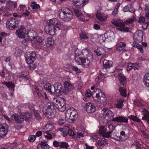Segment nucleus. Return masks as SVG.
Masks as SVG:
<instances>
[{
	"label": "nucleus",
	"mask_w": 149,
	"mask_h": 149,
	"mask_svg": "<svg viewBox=\"0 0 149 149\" xmlns=\"http://www.w3.org/2000/svg\"><path fill=\"white\" fill-rule=\"evenodd\" d=\"M47 25L45 27V31L47 34L51 35H54L56 31V28L59 29V28L63 25V23L56 19L48 20H47Z\"/></svg>",
	"instance_id": "nucleus-1"
},
{
	"label": "nucleus",
	"mask_w": 149,
	"mask_h": 149,
	"mask_svg": "<svg viewBox=\"0 0 149 149\" xmlns=\"http://www.w3.org/2000/svg\"><path fill=\"white\" fill-rule=\"evenodd\" d=\"M60 18L65 22L70 21L73 17L72 12L68 8H63L59 11Z\"/></svg>",
	"instance_id": "nucleus-2"
},
{
	"label": "nucleus",
	"mask_w": 149,
	"mask_h": 149,
	"mask_svg": "<svg viewBox=\"0 0 149 149\" xmlns=\"http://www.w3.org/2000/svg\"><path fill=\"white\" fill-rule=\"evenodd\" d=\"M19 21L17 19L10 17L8 18L6 22V27L10 30H12L18 26Z\"/></svg>",
	"instance_id": "nucleus-3"
},
{
	"label": "nucleus",
	"mask_w": 149,
	"mask_h": 149,
	"mask_svg": "<svg viewBox=\"0 0 149 149\" xmlns=\"http://www.w3.org/2000/svg\"><path fill=\"white\" fill-rule=\"evenodd\" d=\"M65 102L64 99L61 100L57 99H53L55 107L61 112L64 111L66 109Z\"/></svg>",
	"instance_id": "nucleus-4"
},
{
	"label": "nucleus",
	"mask_w": 149,
	"mask_h": 149,
	"mask_svg": "<svg viewBox=\"0 0 149 149\" xmlns=\"http://www.w3.org/2000/svg\"><path fill=\"white\" fill-rule=\"evenodd\" d=\"M75 62L78 65H81L84 67L88 68L91 64L92 61L89 60L88 58L85 59L84 58L79 57L75 58Z\"/></svg>",
	"instance_id": "nucleus-5"
},
{
	"label": "nucleus",
	"mask_w": 149,
	"mask_h": 149,
	"mask_svg": "<svg viewBox=\"0 0 149 149\" xmlns=\"http://www.w3.org/2000/svg\"><path fill=\"white\" fill-rule=\"evenodd\" d=\"M111 23L114 25L118 27L117 29L120 31H127L128 30V29L127 28H126L127 30L125 29V24L122 20L120 19H114L111 21Z\"/></svg>",
	"instance_id": "nucleus-6"
},
{
	"label": "nucleus",
	"mask_w": 149,
	"mask_h": 149,
	"mask_svg": "<svg viewBox=\"0 0 149 149\" xmlns=\"http://www.w3.org/2000/svg\"><path fill=\"white\" fill-rule=\"evenodd\" d=\"M54 93L57 96H60L64 94V90L61 84L59 83H56L54 84Z\"/></svg>",
	"instance_id": "nucleus-7"
},
{
	"label": "nucleus",
	"mask_w": 149,
	"mask_h": 149,
	"mask_svg": "<svg viewBox=\"0 0 149 149\" xmlns=\"http://www.w3.org/2000/svg\"><path fill=\"white\" fill-rule=\"evenodd\" d=\"M25 57L27 64L32 63L36 59V53L34 52H32L31 53L27 52L25 54Z\"/></svg>",
	"instance_id": "nucleus-8"
},
{
	"label": "nucleus",
	"mask_w": 149,
	"mask_h": 149,
	"mask_svg": "<svg viewBox=\"0 0 149 149\" xmlns=\"http://www.w3.org/2000/svg\"><path fill=\"white\" fill-rule=\"evenodd\" d=\"M89 0H72L73 5L77 8H81L87 4Z\"/></svg>",
	"instance_id": "nucleus-9"
},
{
	"label": "nucleus",
	"mask_w": 149,
	"mask_h": 149,
	"mask_svg": "<svg viewBox=\"0 0 149 149\" xmlns=\"http://www.w3.org/2000/svg\"><path fill=\"white\" fill-rule=\"evenodd\" d=\"M8 126L6 123L2 124L0 125V138L4 137L8 131Z\"/></svg>",
	"instance_id": "nucleus-10"
},
{
	"label": "nucleus",
	"mask_w": 149,
	"mask_h": 149,
	"mask_svg": "<svg viewBox=\"0 0 149 149\" xmlns=\"http://www.w3.org/2000/svg\"><path fill=\"white\" fill-rule=\"evenodd\" d=\"M17 6V3L16 2L10 1L8 2L4 8L5 10L8 12L9 11H13Z\"/></svg>",
	"instance_id": "nucleus-11"
},
{
	"label": "nucleus",
	"mask_w": 149,
	"mask_h": 149,
	"mask_svg": "<svg viewBox=\"0 0 149 149\" xmlns=\"http://www.w3.org/2000/svg\"><path fill=\"white\" fill-rule=\"evenodd\" d=\"M133 38L136 44L141 42L143 39L142 32L140 31H136L134 34Z\"/></svg>",
	"instance_id": "nucleus-12"
},
{
	"label": "nucleus",
	"mask_w": 149,
	"mask_h": 149,
	"mask_svg": "<svg viewBox=\"0 0 149 149\" xmlns=\"http://www.w3.org/2000/svg\"><path fill=\"white\" fill-rule=\"evenodd\" d=\"M102 111H103V116L105 118H107L109 120L114 118V114L111 111L107 108H104Z\"/></svg>",
	"instance_id": "nucleus-13"
},
{
	"label": "nucleus",
	"mask_w": 149,
	"mask_h": 149,
	"mask_svg": "<svg viewBox=\"0 0 149 149\" xmlns=\"http://www.w3.org/2000/svg\"><path fill=\"white\" fill-rule=\"evenodd\" d=\"M26 32V30L25 27L22 25L17 30L15 34L18 37L23 38L25 37Z\"/></svg>",
	"instance_id": "nucleus-14"
},
{
	"label": "nucleus",
	"mask_w": 149,
	"mask_h": 149,
	"mask_svg": "<svg viewBox=\"0 0 149 149\" xmlns=\"http://www.w3.org/2000/svg\"><path fill=\"white\" fill-rule=\"evenodd\" d=\"M11 119L15 121L17 123L20 124L22 123L24 121V117L22 116H19L15 113L12 115L11 116Z\"/></svg>",
	"instance_id": "nucleus-15"
},
{
	"label": "nucleus",
	"mask_w": 149,
	"mask_h": 149,
	"mask_svg": "<svg viewBox=\"0 0 149 149\" xmlns=\"http://www.w3.org/2000/svg\"><path fill=\"white\" fill-rule=\"evenodd\" d=\"M64 84V94H67L72 91L74 88V86L68 81H65Z\"/></svg>",
	"instance_id": "nucleus-16"
},
{
	"label": "nucleus",
	"mask_w": 149,
	"mask_h": 149,
	"mask_svg": "<svg viewBox=\"0 0 149 149\" xmlns=\"http://www.w3.org/2000/svg\"><path fill=\"white\" fill-rule=\"evenodd\" d=\"M96 109L94 104L91 102L87 103L86 105V110L88 113H94Z\"/></svg>",
	"instance_id": "nucleus-17"
},
{
	"label": "nucleus",
	"mask_w": 149,
	"mask_h": 149,
	"mask_svg": "<svg viewBox=\"0 0 149 149\" xmlns=\"http://www.w3.org/2000/svg\"><path fill=\"white\" fill-rule=\"evenodd\" d=\"M74 12L75 15L80 20L84 22L88 20V19H85V17L82 14L80 10L77 9H74Z\"/></svg>",
	"instance_id": "nucleus-18"
},
{
	"label": "nucleus",
	"mask_w": 149,
	"mask_h": 149,
	"mask_svg": "<svg viewBox=\"0 0 149 149\" xmlns=\"http://www.w3.org/2000/svg\"><path fill=\"white\" fill-rule=\"evenodd\" d=\"M112 120L118 123H126L128 122V118L127 117L120 116L113 118Z\"/></svg>",
	"instance_id": "nucleus-19"
},
{
	"label": "nucleus",
	"mask_w": 149,
	"mask_h": 149,
	"mask_svg": "<svg viewBox=\"0 0 149 149\" xmlns=\"http://www.w3.org/2000/svg\"><path fill=\"white\" fill-rule=\"evenodd\" d=\"M44 114L47 118L50 119L54 117L56 114V111L55 110H52L50 109L46 110Z\"/></svg>",
	"instance_id": "nucleus-20"
},
{
	"label": "nucleus",
	"mask_w": 149,
	"mask_h": 149,
	"mask_svg": "<svg viewBox=\"0 0 149 149\" xmlns=\"http://www.w3.org/2000/svg\"><path fill=\"white\" fill-rule=\"evenodd\" d=\"M108 15L107 14H98L96 15V17L100 21H105L108 17Z\"/></svg>",
	"instance_id": "nucleus-21"
},
{
	"label": "nucleus",
	"mask_w": 149,
	"mask_h": 149,
	"mask_svg": "<svg viewBox=\"0 0 149 149\" xmlns=\"http://www.w3.org/2000/svg\"><path fill=\"white\" fill-rule=\"evenodd\" d=\"M35 89L36 92L37 93L38 98L41 99L44 98L46 100H48V97L45 93L43 94H42L40 92L39 89L38 88L36 87L35 88Z\"/></svg>",
	"instance_id": "nucleus-22"
},
{
	"label": "nucleus",
	"mask_w": 149,
	"mask_h": 149,
	"mask_svg": "<svg viewBox=\"0 0 149 149\" xmlns=\"http://www.w3.org/2000/svg\"><path fill=\"white\" fill-rule=\"evenodd\" d=\"M70 112H71V120L72 121L77 118L78 116L77 112V111L73 108H70Z\"/></svg>",
	"instance_id": "nucleus-23"
},
{
	"label": "nucleus",
	"mask_w": 149,
	"mask_h": 149,
	"mask_svg": "<svg viewBox=\"0 0 149 149\" xmlns=\"http://www.w3.org/2000/svg\"><path fill=\"white\" fill-rule=\"evenodd\" d=\"M142 114L143 115L142 117V119L146 120L149 125V112L146 109H144L142 111Z\"/></svg>",
	"instance_id": "nucleus-24"
},
{
	"label": "nucleus",
	"mask_w": 149,
	"mask_h": 149,
	"mask_svg": "<svg viewBox=\"0 0 149 149\" xmlns=\"http://www.w3.org/2000/svg\"><path fill=\"white\" fill-rule=\"evenodd\" d=\"M113 64L112 61L105 59L103 61V68L105 69L109 68L113 66Z\"/></svg>",
	"instance_id": "nucleus-25"
},
{
	"label": "nucleus",
	"mask_w": 149,
	"mask_h": 149,
	"mask_svg": "<svg viewBox=\"0 0 149 149\" xmlns=\"http://www.w3.org/2000/svg\"><path fill=\"white\" fill-rule=\"evenodd\" d=\"M10 74V72L8 71L5 67H3L2 72L0 73V76L3 77H5L8 76Z\"/></svg>",
	"instance_id": "nucleus-26"
},
{
	"label": "nucleus",
	"mask_w": 149,
	"mask_h": 149,
	"mask_svg": "<svg viewBox=\"0 0 149 149\" xmlns=\"http://www.w3.org/2000/svg\"><path fill=\"white\" fill-rule=\"evenodd\" d=\"M27 35L31 39H34L38 37L37 33L34 30L29 31L27 33Z\"/></svg>",
	"instance_id": "nucleus-27"
},
{
	"label": "nucleus",
	"mask_w": 149,
	"mask_h": 149,
	"mask_svg": "<svg viewBox=\"0 0 149 149\" xmlns=\"http://www.w3.org/2000/svg\"><path fill=\"white\" fill-rule=\"evenodd\" d=\"M119 80L121 84L123 85L124 86H125L126 84V77L121 73L119 74Z\"/></svg>",
	"instance_id": "nucleus-28"
},
{
	"label": "nucleus",
	"mask_w": 149,
	"mask_h": 149,
	"mask_svg": "<svg viewBox=\"0 0 149 149\" xmlns=\"http://www.w3.org/2000/svg\"><path fill=\"white\" fill-rule=\"evenodd\" d=\"M124 100L121 99H119L118 100L116 103L114 104V106L116 108L118 109H121L123 106V104Z\"/></svg>",
	"instance_id": "nucleus-29"
},
{
	"label": "nucleus",
	"mask_w": 149,
	"mask_h": 149,
	"mask_svg": "<svg viewBox=\"0 0 149 149\" xmlns=\"http://www.w3.org/2000/svg\"><path fill=\"white\" fill-rule=\"evenodd\" d=\"M99 130H98V133L102 136L103 134L106 132L107 128L103 126H99Z\"/></svg>",
	"instance_id": "nucleus-30"
},
{
	"label": "nucleus",
	"mask_w": 149,
	"mask_h": 149,
	"mask_svg": "<svg viewBox=\"0 0 149 149\" xmlns=\"http://www.w3.org/2000/svg\"><path fill=\"white\" fill-rule=\"evenodd\" d=\"M55 107V104L53 102V101L52 102H48L46 105L47 108L46 110L50 109L52 110H55L54 109Z\"/></svg>",
	"instance_id": "nucleus-31"
},
{
	"label": "nucleus",
	"mask_w": 149,
	"mask_h": 149,
	"mask_svg": "<svg viewBox=\"0 0 149 149\" xmlns=\"http://www.w3.org/2000/svg\"><path fill=\"white\" fill-rule=\"evenodd\" d=\"M144 82L146 85L149 87V73L146 74L144 76Z\"/></svg>",
	"instance_id": "nucleus-32"
},
{
	"label": "nucleus",
	"mask_w": 149,
	"mask_h": 149,
	"mask_svg": "<svg viewBox=\"0 0 149 149\" xmlns=\"http://www.w3.org/2000/svg\"><path fill=\"white\" fill-rule=\"evenodd\" d=\"M119 90L121 96L125 97L127 96L126 90L124 88L120 87L119 88Z\"/></svg>",
	"instance_id": "nucleus-33"
},
{
	"label": "nucleus",
	"mask_w": 149,
	"mask_h": 149,
	"mask_svg": "<svg viewBox=\"0 0 149 149\" xmlns=\"http://www.w3.org/2000/svg\"><path fill=\"white\" fill-rule=\"evenodd\" d=\"M120 5V3H117L115 6L114 9L113 11L112 14L114 16H116L118 12V9Z\"/></svg>",
	"instance_id": "nucleus-34"
},
{
	"label": "nucleus",
	"mask_w": 149,
	"mask_h": 149,
	"mask_svg": "<svg viewBox=\"0 0 149 149\" xmlns=\"http://www.w3.org/2000/svg\"><path fill=\"white\" fill-rule=\"evenodd\" d=\"M70 111V108H69L65 112V119L66 120H71V112Z\"/></svg>",
	"instance_id": "nucleus-35"
},
{
	"label": "nucleus",
	"mask_w": 149,
	"mask_h": 149,
	"mask_svg": "<svg viewBox=\"0 0 149 149\" xmlns=\"http://www.w3.org/2000/svg\"><path fill=\"white\" fill-rule=\"evenodd\" d=\"M107 140L104 138L99 139L97 143V145L99 146H101L106 143Z\"/></svg>",
	"instance_id": "nucleus-36"
},
{
	"label": "nucleus",
	"mask_w": 149,
	"mask_h": 149,
	"mask_svg": "<svg viewBox=\"0 0 149 149\" xmlns=\"http://www.w3.org/2000/svg\"><path fill=\"white\" fill-rule=\"evenodd\" d=\"M120 136H119V140H120L122 141L125 140L127 138V136L125 134V132L123 131H121L120 133Z\"/></svg>",
	"instance_id": "nucleus-37"
},
{
	"label": "nucleus",
	"mask_w": 149,
	"mask_h": 149,
	"mask_svg": "<svg viewBox=\"0 0 149 149\" xmlns=\"http://www.w3.org/2000/svg\"><path fill=\"white\" fill-rule=\"evenodd\" d=\"M113 34L114 33L113 32L111 31L108 32L107 33V39H108V40H109L111 41H112L113 40Z\"/></svg>",
	"instance_id": "nucleus-38"
},
{
	"label": "nucleus",
	"mask_w": 149,
	"mask_h": 149,
	"mask_svg": "<svg viewBox=\"0 0 149 149\" xmlns=\"http://www.w3.org/2000/svg\"><path fill=\"white\" fill-rule=\"evenodd\" d=\"M31 7L33 9H38L40 8V6L35 2H32L31 4Z\"/></svg>",
	"instance_id": "nucleus-39"
},
{
	"label": "nucleus",
	"mask_w": 149,
	"mask_h": 149,
	"mask_svg": "<svg viewBox=\"0 0 149 149\" xmlns=\"http://www.w3.org/2000/svg\"><path fill=\"white\" fill-rule=\"evenodd\" d=\"M101 92L100 93L101 95L100 99L101 102H105L106 101V97L104 93L100 91Z\"/></svg>",
	"instance_id": "nucleus-40"
},
{
	"label": "nucleus",
	"mask_w": 149,
	"mask_h": 149,
	"mask_svg": "<svg viewBox=\"0 0 149 149\" xmlns=\"http://www.w3.org/2000/svg\"><path fill=\"white\" fill-rule=\"evenodd\" d=\"M44 87L45 90H48L50 93H52L51 89V85L49 83H46L44 85Z\"/></svg>",
	"instance_id": "nucleus-41"
},
{
	"label": "nucleus",
	"mask_w": 149,
	"mask_h": 149,
	"mask_svg": "<svg viewBox=\"0 0 149 149\" xmlns=\"http://www.w3.org/2000/svg\"><path fill=\"white\" fill-rule=\"evenodd\" d=\"M54 126L52 124L49 123L47 124L45 126V128L47 130L46 131L49 132V131H52L53 129Z\"/></svg>",
	"instance_id": "nucleus-42"
},
{
	"label": "nucleus",
	"mask_w": 149,
	"mask_h": 149,
	"mask_svg": "<svg viewBox=\"0 0 149 149\" xmlns=\"http://www.w3.org/2000/svg\"><path fill=\"white\" fill-rule=\"evenodd\" d=\"M5 84L7 86V87L9 88H13L15 87V85L14 83H13L12 82H5Z\"/></svg>",
	"instance_id": "nucleus-43"
},
{
	"label": "nucleus",
	"mask_w": 149,
	"mask_h": 149,
	"mask_svg": "<svg viewBox=\"0 0 149 149\" xmlns=\"http://www.w3.org/2000/svg\"><path fill=\"white\" fill-rule=\"evenodd\" d=\"M43 134L45 137L47 139H51L52 137L51 134H49V132L48 131H45L43 132Z\"/></svg>",
	"instance_id": "nucleus-44"
},
{
	"label": "nucleus",
	"mask_w": 149,
	"mask_h": 149,
	"mask_svg": "<svg viewBox=\"0 0 149 149\" xmlns=\"http://www.w3.org/2000/svg\"><path fill=\"white\" fill-rule=\"evenodd\" d=\"M60 147L61 148H64L67 149L69 146L68 143L66 142H60Z\"/></svg>",
	"instance_id": "nucleus-45"
},
{
	"label": "nucleus",
	"mask_w": 149,
	"mask_h": 149,
	"mask_svg": "<svg viewBox=\"0 0 149 149\" xmlns=\"http://www.w3.org/2000/svg\"><path fill=\"white\" fill-rule=\"evenodd\" d=\"M136 45L135 44L134 45H133V46H136V47L140 51V52L141 53H143V47L142 46L140 45L138 43L136 44Z\"/></svg>",
	"instance_id": "nucleus-46"
},
{
	"label": "nucleus",
	"mask_w": 149,
	"mask_h": 149,
	"mask_svg": "<svg viewBox=\"0 0 149 149\" xmlns=\"http://www.w3.org/2000/svg\"><path fill=\"white\" fill-rule=\"evenodd\" d=\"M46 46L47 47H50L52 46L54 44V42L52 40V39L51 38H49L47 39V40L46 43Z\"/></svg>",
	"instance_id": "nucleus-47"
},
{
	"label": "nucleus",
	"mask_w": 149,
	"mask_h": 149,
	"mask_svg": "<svg viewBox=\"0 0 149 149\" xmlns=\"http://www.w3.org/2000/svg\"><path fill=\"white\" fill-rule=\"evenodd\" d=\"M48 145L47 144H43L40 143L38 144L37 146L38 149H43L44 148H47Z\"/></svg>",
	"instance_id": "nucleus-48"
},
{
	"label": "nucleus",
	"mask_w": 149,
	"mask_h": 149,
	"mask_svg": "<svg viewBox=\"0 0 149 149\" xmlns=\"http://www.w3.org/2000/svg\"><path fill=\"white\" fill-rule=\"evenodd\" d=\"M82 52L83 54H84L86 55L90 54L91 53V50L88 48H86L83 49Z\"/></svg>",
	"instance_id": "nucleus-49"
},
{
	"label": "nucleus",
	"mask_w": 149,
	"mask_h": 149,
	"mask_svg": "<svg viewBox=\"0 0 149 149\" xmlns=\"http://www.w3.org/2000/svg\"><path fill=\"white\" fill-rule=\"evenodd\" d=\"M79 35L81 38L82 39H87L88 38L86 33L84 32H82Z\"/></svg>",
	"instance_id": "nucleus-50"
},
{
	"label": "nucleus",
	"mask_w": 149,
	"mask_h": 149,
	"mask_svg": "<svg viewBox=\"0 0 149 149\" xmlns=\"http://www.w3.org/2000/svg\"><path fill=\"white\" fill-rule=\"evenodd\" d=\"M34 115L36 118L38 120H40L41 118V116L40 115L38 112L36 110L34 111Z\"/></svg>",
	"instance_id": "nucleus-51"
},
{
	"label": "nucleus",
	"mask_w": 149,
	"mask_h": 149,
	"mask_svg": "<svg viewBox=\"0 0 149 149\" xmlns=\"http://www.w3.org/2000/svg\"><path fill=\"white\" fill-rule=\"evenodd\" d=\"M112 132V131H109V132H105L102 136L107 138H109L111 137V134Z\"/></svg>",
	"instance_id": "nucleus-52"
},
{
	"label": "nucleus",
	"mask_w": 149,
	"mask_h": 149,
	"mask_svg": "<svg viewBox=\"0 0 149 149\" xmlns=\"http://www.w3.org/2000/svg\"><path fill=\"white\" fill-rule=\"evenodd\" d=\"M104 51L103 49H97L94 51V52L98 56H100L102 54V51Z\"/></svg>",
	"instance_id": "nucleus-53"
},
{
	"label": "nucleus",
	"mask_w": 149,
	"mask_h": 149,
	"mask_svg": "<svg viewBox=\"0 0 149 149\" xmlns=\"http://www.w3.org/2000/svg\"><path fill=\"white\" fill-rule=\"evenodd\" d=\"M110 137L114 139L119 140V137L117 136L116 133L114 132L111 134Z\"/></svg>",
	"instance_id": "nucleus-54"
},
{
	"label": "nucleus",
	"mask_w": 149,
	"mask_h": 149,
	"mask_svg": "<svg viewBox=\"0 0 149 149\" xmlns=\"http://www.w3.org/2000/svg\"><path fill=\"white\" fill-rule=\"evenodd\" d=\"M134 66V63H129L127 67V71H130L133 68Z\"/></svg>",
	"instance_id": "nucleus-55"
},
{
	"label": "nucleus",
	"mask_w": 149,
	"mask_h": 149,
	"mask_svg": "<svg viewBox=\"0 0 149 149\" xmlns=\"http://www.w3.org/2000/svg\"><path fill=\"white\" fill-rule=\"evenodd\" d=\"M115 128V126L114 124L113 123L111 124L108 126V128L110 131H112V132L113 130H114Z\"/></svg>",
	"instance_id": "nucleus-56"
},
{
	"label": "nucleus",
	"mask_w": 149,
	"mask_h": 149,
	"mask_svg": "<svg viewBox=\"0 0 149 149\" xmlns=\"http://www.w3.org/2000/svg\"><path fill=\"white\" fill-rule=\"evenodd\" d=\"M134 104L136 106L141 107L142 106L141 101L140 100H136L134 102Z\"/></svg>",
	"instance_id": "nucleus-57"
},
{
	"label": "nucleus",
	"mask_w": 149,
	"mask_h": 149,
	"mask_svg": "<svg viewBox=\"0 0 149 149\" xmlns=\"http://www.w3.org/2000/svg\"><path fill=\"white\" fill-rule=\"evenodd\" d=\"M117 45L118 48H124L126 46V44L124 42H121L118 43Z\"/></svg>",
	"instance_id": "nucleus-58"
},
{
	"label": "nucleus",
	"mask_w": 149,
	"mask_h": 149,
	"mask_svg": "<svg viewBox=\"0 0 149 149\" xmlns=\"http://www.w3.org/2000/svg\"><path fill=\"white\" fill-rule=\"evenodd\" d=\"M60 142L55 140L53 142V146L55 147H58L59 146L60 147Z\"/></svg>",
	"instance_id": "nucleus-59"
},
{
	"label": "nucleus",
	"mask_w": 149,
	"mask_h": 149,
	"mask_svg": "<svg viewBox=\"0 0 149 149\" xmlns=\"http://www.w3.org/2000/svg\"><path fill=\"white\" fill-rule=\"evenodd\" d=\"M145 21V18L143 16L140 17L138 21V22L141 24L144 23Z\"/></svg>",
	"instance_id": "nucleus-60"
},
{
	"label": "nucleus",
	"mask_w": 149,
	"mask_h": 149,
	"mask_svg": "<svg viewBox=\"0 0 149 149\" xmlns=\"http://www.w3.org/2000/svg\"><path fill=\"white\" fill-rule=\"evenodd\" d=\"M36 138V136L34 135H31L29 136L28 139L30 142H33L35 141Z\"/></svg>",
	"instance_id": "nucleus-61"
},
{
	"label": "nucleus",
	"mask_w": 149,
	"mask_h": 149,
	"mask_svg": "<svg viewBox=\"0 0 149 149\" xmlns=\"http://www.w3.org/2000/svg\"><path fill=\"white\" fill-rule=\"evenodd\" d=\"M79 50H77L75 52V58H79V56L81 54V52H78Z\"/></svg>",
	"instance_id": "nucleus-62"
},
{
	"label": "nucleus",
	"mask_w": 149,
	"mask_h": 149,
	"mask_svg": "<svg viewBox=\"0 0 149 149\" xmlns=\"http://www.w3.org/2000/svg\"><path fill=\"white\" fill-rule=\"evenodd\" d=\"M91 93L92 92L90 90H86L85 94L86 96L87 97H90L92 95Z\"/></svg>",
	"instance_id": "nucleus-63"
},
{
	"label": "nucleus",
	"mask_w": 149,
	"mask_h": 149,
	"mask_svg": "<svg viewBox=\"0 0 149 149\" xmlns=\"http://www.w3.org/2000/svg\"><path fill=\"white\" fill-rule=\"evenodd\" d=\"M22 44L24 46H26L29 43V41L26 39H24L21 42Z\"/></svg>",
	"instance_id": "nucleus-64"
}]
</instances>
